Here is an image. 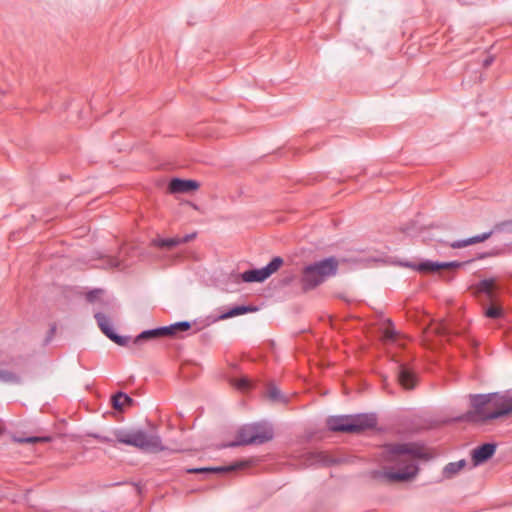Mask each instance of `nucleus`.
<instances>
[{
  "label": "nucleus",
  "mask_w": 512,
  "mask_h": 512,
  "mask_svg": "<svg viewBox=\"0 0 512 512\" xmlns=\"http://www.w3.org/2000/svg\"><path fill=\"white\" fill-rule=\"evenodd\" d=\"M387 462L395 464L397 471H375L374 478H383L388 482H401L413 478L418 471L416 459L423 456L421 449L414 444H393L384 449Z\"/></svg>",
  "instance_id": "nucleus-1"
},
{
  "label": "nucleus",
  "mask_w": 512,
  "mask_h": 512,
  "mask_svg": "<svg viewBox=\"0 0 512 512\" xmlns=\"http://www.w3.org/2000/svg\"><path fill=\"white\" fill-rule=\"evenodd\" d=\"M472 410L467 419L485 423L512 414V390L470 396Z\"/></svg>",
  "instance_id": "nucleus-2"
},
{
  "label": "nucleus",
  "mask_w": 512,
  "mask_h": 512,
  "mask_svg": "<svg viewBox=\"0 0 512 512\" xmlns=\"http://www.w3.org/2000/svg\"><path fill=\"white\" fill-rule=\"evenodd\" d=\"M114 437L119 443L148 452L157 453L166 449L158 434L147 433L141 429H117L114 431Z\"/></svg>",
  "instance_id": "nucleus-3"
},
{
  "label": "nucleus",
  "mask_w": 512,
  "mask_h": 512,
  "mask_svg": "<svg viewBox=\"0 0 512 512\" xmlns=\"http://www.w3.org/2000/svg\"><path fill=\"white\" fill-rule=\"evenodd\" d=\"M337 268L338 262L334 258L323 259L304 267L301 278L303 289H314L328 277L335 275Z\"/></svg>",
  "instance_id": "nucleus-4"
},
{
  "label": "nucleus",
  "mask_w": 512,
  "mask_h": 512,
  "mask_svg": "<svg viewBox=\"0 0 512 512\" xmlns=\"http://www.w3.org/2000/svg\"><path fill=\"white\" fill-rule=\"evenodd\" d=\"M376 425L372 414L332 416L327 419V426L332 431L359 433Z\"/></svg>",
  "instance_id": "nucleus-5"
},
{
  "label": "nucleus",
  "mask_w": 512,
  "mask_h": 512,
  "mask_svg": "<svg viewBox=\"0 0 512 512\" xmlns=\"http://www.w3.org/2000/svg\"><path fill=\"white\" fill-rule=\"evenodd\" d=\"M273 438V430L266 423L245 425L238 431L237 440L225 447H235L248 444H263Z\"/></svg>",
  "instance_id": "nucleus-6"
},
{
  "label": "nucleus",
  "mask_w": 512,
  "mask_h": 512,
  "mask_svg": "<svg viewBox=\"0 0 512 512\" xmlns=\"http://www.w3.org/2000/svg\"><path fill=\"white\" fill-rule=\"evenodd\" d=\"M191 327L190 322L182 321L171 324L169 326L160 327L152 330H146L140 333L136 338H134V344H140L143 341L152 340L159 337H173L177 336L180 332H184L189 330Z\"/></svg>",
  "instance_id": "nucleus-7"
},
{
  "label": "nucleus",
  "mask_w": 512,
  "mask_h": 512,
  "mask_svg": "<svg viewBox=\"0 0 512 512\" xmlns=\"http://www.w3.org/2000/svg\"><path fill=\"white\" fill-rule=\"evenodd\" d=\"M283 264V259L280 257L273 258L268 265L261 269H252L245 271L241 274V279L244 282H263L276 272Z\"/></svg>",
  "instance_id": "nucleus-8"
},
{
  "label": "nucleus",
  "mask_w": 512,
  "mask_h": 512,
  "mask_svg": "<svg viewBox=\"0 0 512 512\" xmlns=\"http://www.w3.org/2000/svg\"><path fill=\"white\" fill-rule=\"evenodd\" d=\"M95 319L97 321V324L99 326V328L101 329V331L110 339L112 340L113 342H115L116 344L120 345V346H126L129 342V338L128 337H123V336H119L117 335L112 327H111V323H110V320L109 318L103 314V313H96L95 314Z\"/></svg>",
  "instance_id": "nucleus-9"
},
{
  "label": "nucleus",
  "mask_w": 512,
  "mask_h": 512,
  "mask_svg": "<svg viewBox=\"0 0 512 512\" xmlns=\"http://www.w3.org/2000/svg\"><path fill=\"white\" fill-rule=\"evenodd\" d=\"M397 379L399 384L406 390L414 389L418 382L416 373L406 364L399 365Z\"/></svg>",
  "instance_id": "nucleus-10"
},
{
  "label": "nucleus",
  "mask_w": 512,
  "mask_h": 512,
  "mask_svg": "<svg viewBox=\"0 0 512 512\" xmlns=\"http://www.w3.org/2000/svg\"><path fill=\"white\" fill-rule=\"evenodd\" d=\"M407 267H412L420 272L423 273H432L436 272L440 269H449V268H455L459 267L460 263L458 262H433V261H424L419 263L418 265H412V264H405Z\"/></svg>",
  "instance_id": "nucleus-11"
},
{
  "label": "nucleus",
  "mask_w": 512,
  "mask_h": 512,
  "mask_svg": "<svg viewBox=\"0 0 512 512\" xmlns=\"http://www.w3.org/2000/svg\"><path fill=\"white\" fill-rule=\"evenodd\" d=\"M496 451V444L485 443L472 451L473 465L477 466L490 459Z\"/></svg>",
  "instance_id": "nucleus-12"
},
{
  "label": "nucleus",
  "mask_w": 512,
  "mask_h": 512,
  "mask_svg": "<svg viewBox=\"0 0 512 512\" xmlns=\"http://www.w3.org/2000/svg\"><path fill=\"white\" fill-rule=\"evenodd\" d=\"M248 466V461H238L234 464L228 466H219V467H203V468H193L188 469V473H224V472H232L240 469H244Z\"/></svg>",
  "instance_id": "nucleus-13"
},
{
  "label": "nucleus",
  "mask_w": 512,
  "mask_h": 512,
  "mask_svg": "<svg viewBox=\"0 0 512 512\" xmlns=\"http://www.w3.org/2000/svg\"><path fill=\"white\" fill-rule=\"evenodd\" d=\"M199 188V183L195 180H183L174 178L169 183L170 193H188Z\"/></svg>",
  "instance_id": "nucleus-14"
},
{
  "label": "nucleus",
  "mask_w": 512,
  "mask_h": 512,
  "mask_svg": "<svg viewBox=\"0 0 512 512\" xmlns=\"http://www.w3.org/2000/svg\"><path fill=\"white\" fill-rule=\"evenodd\" d=\"M492 234H493V230L482 233L480 235L470 237L468 239L454 241L450 244V246L454 249L464 248V247H467L470 245L484 242L487 239H489L492 236Z\"/></svg>",
  "instance_id": "nucleus-15"
},
{
  "label": "nucleus",
  "mask_w": 512,
  "mask_h": 512,
  "mask_svg": "<svg viewBox=\"0 0 512 512\" xmlns=\"http://www.w3.org/2000/svg\"><path fill=\"white\" fill-rule=\"evenodd\" d=\"M495 281L493 279H484L480 281L476 286L477 293H483L487 296V299L493 301L495 298Z\"/></svg>",
  "instance_id": "nucleus-16"
},
{
  "label": "nucleus",
  "mask_w": 512,
  "mask_h": 512,
  "mask_svg": "<svg viewBox=\"0 0 512 512\" xmlns=\"http://www.w3.org/2000/svg\"><path fill=\"white\" fill-rule=\"evenodd\" d=\"M467 465L466 460L462 459L457 462L448 463L443 468V477L451 479L456 476L465 466Z\"/></svg>",
  "instance_id": "nucleus-17"
},
{
  "label": "nucleus",
  "mask_w": 512,
  "mask_h": 512,
  "mask_svg": "<svg viewBox=\"0 0 512 512\" xmlns=\"http://www.w3.org/2000/svg\"><path fill=\"white\" fill-rule=\"evenodd\" d=\"M255 311H257V308L253 307V306H236V307L231 308L228 312L222 314L220 316V319H228V318H232L235 316H239L242 314H246L249 312H255Z\"/></svg>",
  "instance_id": "nucleus-18"
},
{
  "label": "nucleus",
  "mask_w": 512,
  "mask_h": 512,
  "mask_svg": "<svg viewBox=\"0 0 512 512\" xmlns=\"http://www.w3.org/2000/svg\"><path fill=\"white\" fill-rule=\"evenodd\" d=\"M337 461L324 452H314L310 454V463L311 464H322V465H331L336 463Z\"/></svg>",
  "instance_id": "nucleus-19"
},
{
  "label": "nucleus",
  "mask_w": 512,
  "mask_h": 512,
  "mask_svg": "<svg viewBox=\"0 0 512 512\" xmlns=\"http://www.w3.org/2000/svg\"><path fill=\"white\" fill-rule=\"evenodd\" d=\"M132 402V398L122 392H119L112 397L113 407L116 410H122L126 405H130Z\"/></svg>",
  "instance_id": "nucleus-20"
},
{
  "label": "nucleus",
  "mask_w": 512,
  "mask_h": 512,
  "mask_svg": "<svg viewBox=\"0 0 512 512\" xmlns=\"http://www.w3.org/2000/svg\"><path fill=\"white\" fill-rule=\"evenodd\" d=\"M153 244L162 248H173L180 245V237H172L167 239H154Z\"/></svg>",
  "instance_id": "nucleus-21"
},
{
  "label": "nucleus",
  "mask_w": 512,
  "mask_h": 512,
  "mask_svg": "<svg viewBox=\"0 0 512 512\" xmlns=\"http://www.w3.org/2000/svg\"><path fill=\"white\" fill-rule=\"evenodd\" d=\"M0 382L18 384L20 377L12 371L0 369Z\"/></svg>",
  "instance_id": "nucleus-22"
},
{
  "label": "nucleus",
  "mask_w": 512,
  "mask_h": 512,
  "mask_svg": "<svg viewBox=\"0 0 512 512\" xmlns=\"http://www.w3.org/2000/svg\"><path fill=\"white\" fill-rule=\"evenodd\" d=\"M51 440L50 437L44 436V437H14V441L17 443H23V444H36V443H45L49 442Z\"/></svg>",
  "instance_id": "nucleus-23"
},
{
  "label": "nucleus",
  "mask_w": 512,
  "mask_h": 512,
  "mask_svg": "<svg viewBox=\"0 0 512 512\" xmlns=\"http://www.w3.org/2000/svg\"><path fill=\"white\" fill-rule=\"evenodd\" d=\"M267 396L272 401L283 402V403H285L287 401L286 397L284 395H282L281 391L274 385L268 386Z\"/></svg>",
  "instance_id": "nucleus-24"
},
{
  "label": "nucleus",
  "mask_w": 512,
  "mask_h": 512,
  "mask_svg": "<svg viewBox=\"0 0 512 512\" xmlns=\"http://www.w3.org/2000/svg\"><path fill=\"white\" fill-rule=\"evenodd\" d=\"M485 316L492 319H497L502 316V309L492 305L485 309Z\"/></svg>",
  "instance_id": "nucleus-25"
},
{
  "label": "nucleus",
  "mask_w": 512,
  "mask_h": 512,
  "mask_svg": "<svg viewBox=\"0 0 512 512\" xmlns=\"http://www.w3.org/2000/svg\"><path fill=\"white\" fill-rule=\"evenodd\" d=\"M233 385L237 389L242 390V391H245V390L249 389L250 386H251L249 380L246 379V378H241V379L234 380Z\"/></svg>",
  "instance_id": "nucleus-26"
},
{
  "label": "nucleus",
  "mask_w": 512,
  "mask_h": 512,
  "mask_svg": "<svg viewBox=\"0 0 512 512\" xmlns=\"http://www.w3.org/2000/svg\"><path fill=\"white\" fill-rule=\"evenodd\" d=\"M383 337L387 341H394L396 339V332L393 328L388 327L384 330Z\"/></svg>",
  "instance_id": "nucleus-27"
},
{
  "label": "nucleus",
  "mask_w": 512,
  "mask_h": 512,
  "mask_svg": "<svg viewBox=\"0 0 512 512\" xmlns=\"http://www.w3.org/2000/svg\"><path fill=\"white\" fill-rule=\"evenodd\" d=\"M102 293V290H94L87 294V299L91 302L95 301L99 294Z\"/></svg>",
  "instance_id": "nucleus-28"
},
{
  "label": "nucleus",
  "mask_w": 512,
  "mask_h": 512,
  "mask_svg": "<svg viewBox=\"0 0 512 512\" xmlns=\"http://www.w3.org/2000/svg\"><path fill=\"white\" fill-rule=\"evenodd\" d=\"M195 236H196V234L192 233V234H188L184 237H180V244L187 243V242L193 240L195 238Z\"/></svg>",
  "instance_id": "nucleus-29"
},
{
  "label": "nucleus",
  "mask_w": 512,
  "mask_h": 512,
  "mask_svg": "<svg viewBox=\"0 0 512 512\" xmlns=\"http://www.w3.org/2000/svg\"><path fill=\"white\" fill-rule=\"evenodd\" d=\"M109 265L110 267H119L120 263L118 260L116 259H109Z\"/></svg>",
  "instance_id": "nucleus-30"
},
{
  "label": "nucleus",
  "mask_w": 512,
  "mask_h": 512,
  "mask_svg": "<svg viewBox=\"0 0 512 512\" xmlns=\"http://www.w3.org/2000/svg\"><path fill=\"white\" fill-rule=\"evenodd\" d=\"M493 62V57H487L484 62H483V66L484 67H488L491 65V63Z\"/></svg>",
  "instance_id": "nucleus-31"
},
{
  "label": "nucleus",
  "mask_w": 512,
  "mask_h": 512,
  "mask_svg": "<svg viewBox=\"0 0 512 512\" xmlns=\"http://www.w3.org/2000/svg\"><path fill=\"white\" fill-rule=\"evenodd\" d=\"M437 332H438V333H441V334H446V333H447V332H446V327L441 326V328H438V329H437Z\"/></svg>",
  "instance_id": "nucleus-32"
},
{
  "label": "nucleus",
  "mask_w": 512,
  "mask_h": 512,
  "mask_svg": "<svg viewBox=\"0 0 512 512\" xmlns=\"http://www.w3.org/2000/svg\"><path fill=\"white\" fill-rule=\"evenodd\" d=\"M102 440H103V441H105V442H110V441H111V440H110V439H108V438H103Z\"/></svg>",
  "instance_id": "nucleus-33"
}]
</instances>
